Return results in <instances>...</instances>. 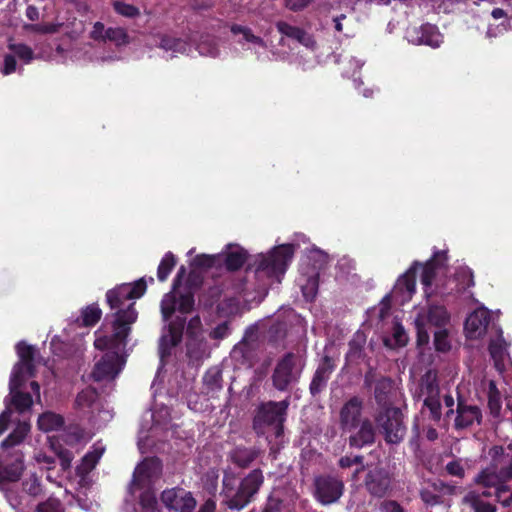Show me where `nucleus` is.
<instances>
[{
	"instance_id": "a19ab883",
	"label": "nucleus",
	"mask_w": 512,
	"mask_h": 512,
	"mask_svg": "<svg viewBox=\"0 0 512 512\" xmlns=\"http://www.w3.org/2000/svg\"><path fill=\"white\" fill-rule=\"evenodd\" d=\"M408 340L407 334L397 321H393L392 323V333L391 335L384 336L383 342L385 346L389 348H397L406 345Z\"/></svg>"
},
{
	"instance_id": "393cba45",
	"label": "nucleus",
	"mask_w": 512,
	"mask_h": 512,
	"mask_svg": "<svg viewBox=\"0 0 512 512\" xmlns=\"http://www.w3.org/2000/svg\"><path fill=\"white\" fill-rule=\"evenodd\" d=\"M390 475L383 468H374L367 473L365 486L376 497L384 496L390 488Z\"/></svg>"
},
{
	"instance_id": "052dcab7",
	"label": "nucleus",
	"mask_w": 512,
	"mask_h": 512,
	"mask_svg": "<svg viewBox=\"0 0 512 512\" xmlns=\"http://www.w3.org/2000/svg\"><path fill=\"white\" fill-rule=\"evenodd\" d=\"M308 257L315 260V263L313 264L314 270L321 268V266L327 262L328 258L325 252L317 248L311 249Z\"/></svg>"
},
{
	"instance_id": "5701e85b",
	"label": "nucleus",
	"mask_w": 512,
	"mask_h": 512,
	"mask_svg": "<svg viewBox=\"0 0 512 512\" xmlns=\"http://www.w3.org/2000/svg\"><path fill=\"white\" fill-rule=\"evenodd\" d=\"M362 401L353 397L347 401L340 411V424L344 431H352L361 421Z\"/></svg>"
},
{
	"instance_id": "5fc2aeb1",
	"label": "nucleus",
	"mask_w": 512,
	"mask_h": 512,
	"mask_svg": "<svg viewBox=\"0 0 512 512\" xmlns=\"http://www.w3.org/2000/svg\"><path fill=\"white\" fill-rule=\"evenodd\" d=\"M65 444L73 448L84 440V433L78 427L70 428L63 436Z\"/></svg>"
},
{
	"instance_id": "680f3d73",
	"label": "nucleus",
	"mask_w": 512,
	"mask_h": 512,
	"mask_svg": "<svg viewBox=\"0 0 512 512\" xmlns=\"http://www.w3.org/2000/svg\"><path fill=\"white\" fill-rule=\"evenodd\" d=\"M23 488L30 495H38L41 491L39 480L35 475H31L25 480Z\"/></svg>"
},
{
	"instance_id": "0eeeda50",
	"label": "nucleus",
	"mask_w": 512,
	"mask_h": 512,
	"mask_svg": "<svg viewBox=\"0 0 512 512\" xmlns=\"http://www.w3.org/2000/svg\"><path fill=\"white\" fill-rule=\"evenodd\" d=\"M450 315L442 305L428 304L418 309L414 323L417 330V342L419 345H426L429 342V326L438 329L446 327L449 323Z\"/></svg>"
},
{
	"instance_id": "c9c22d12",
	"label": "nucleus",
	"mask_w": 512,
	"mask_h": 512,
	"mask_svg": "<svg viewBox=\"0 0 512 512\" xmlns=\"http://www.w3.org/2000/svg\"><path fill=\"white\" fill-rule=\"evenodd\" d=\"M233 41L236 46H240L242 50L251 49L256 44V37L252 30L246 26L233 25L231 27Z\"/></svg>"
},
{
	"instance_id": "423d86ee",
	"label": "nucleus",
	"mask_w": 512,
	"mask_h": 512,
	"mask_svg": "<svg viewBox=\"0 0 512 512\" xmlns=\"http://www.w3.org/2000/svg\"><path fill=\"white\" fill-rule=\"evenodd\" d=\"M247 260V252L237 244H227L218 254H200L191 262L194 271H209L212 276L240 269Z\"/></svg>"
},
{
	"instance_id": "cd10ccee",
	"label": "nucleus",
	"mask_w": 512,
	"mask_h": 512,
	"mask_svg": "<svg viewBox=\"0 0 512 512\" xmlns=\"http://www.w3.org/2000/svg\"><path fill=\"white\" fill-rule=\"evenodd\" d=\"M256 493V476L252 473L246 477L234 496L230 501V507L234 509H242Z\"/></svg>"
},
{
	"instance_id": "13d9d810",
	"label": "nucleus",
	"mask_w": 512,
	"mask_h": 512,
	"mask_svg": "<svg viewBox=\"0 0 512 512\" xmlns=\"http://www.w3.org/2000/svg\"><path fill=\"white\" fill-rule=\"evenodd\" d=\"M59 25L58 24H27L24 26V29L27 31L37 32V33H55L58 31Z\"/></svg>"
},
{
	"instance_id": "3c124183",
	"label": "nucleus",
	"mask_w": 512,
	"mask_h": 512,
	"mask_svg": "<svg viewBox=\"0 0 512 512\" xmlns=\"http://www.w3.org/2000/svg\"><path fill=\"white\" fill-rule=\"evenodd\" d=\"M231 459L239 467H247L254 459V452L247 448L237 447L231 453Z\"/></svg>"
},
{
	"instance_id": "4d7b16f0",
	"label": "nucleus",
	"mask_w": 512,
	"mask_h": 512,
	"mask_svg": "<svg viewBox=\"0 0 512 512\" xmlns=\"http://www.w3.org/2000/svg\"><path fill=\"white\" fill-rule=\"evenodd\" d=\"M493 495L502 506L510 507L512 505V488L509 486L498 487Z\"/></svg>"
},
{
	"instance_id": "473e14b6",
	"label": "nucleus",
	"mask_w": 512,
	"mask_h": 512,
	"mask_svg": "<svg viewBox=\"0 0 512 512\" xmlns=\"http://www.w3.org/2000/svg\"><path fill=\"white\" fill-rule=\"evenodd\" d=\"M446 486L440 481L426 482L420 491L421 499L428 505H436L441 502Z\"/></svg>"
},
{
	"instance_id": "4468645a",
	"label": "nucleus",
	"mask_w": 512,
	"mask_h": 512,
	"mask_svg": "<svg viewBox=\"0 0 512 512\" xmlns=\"http://www.w3.org/2000/svg\"><path fill=\"white\" fill-rule=\"evenodd\" d=\"M504 481H506V479L503 476L501 466L494 458H492L491 465L483 469L475 477V483L483 489L480 493L485 497L493 496V493L496 492L498 487L505 485L503 483Z\"/></svg>"
},
{
	"instance_id": "2f4dec72",
	"label": "nucleus",
	"mask_w": 512,
	"mask_h": 512,
	"mask_svg": "<svg viewBox=\"0 0 512 512\" xmlns=\"http://www.w3.org/2000/svg\"><path fill=\"white\" fill-rule=\"evenodd\" d=\"M375 440V430L372 423L365 419L360 423L359 430L349 437V444L352 447L361 448L372 444Z\"/></svg>"
},
{
	"instance_id": "c756f323",
	"label": "nucleus",
	"mask_w": 512,
	"mask_h": 512,
	"mask_svg": "<svg viewBox=\"0 0 512 512\" xmlns=\"http://www.w3.org/2000/svg\"><path fill=\"white\" fill-rule=\"evenodd\" d=\"M202 393L214 398L222 390V372L218 367H211L203 376Z\"/></svg>"
},
{
	"instance_id": "aec40b11",
	"label": "nucleus",
	"mask_w": 512,
	"mask_h": 512,
	"mask_svg": "<svg viewBox=\"0 0 512 512\" xmlns=\"http://www.w3.org/2000/svg\"><path fill=\"white\" fill-rule=\"evenodd\" d=\"M184 322V318L178 317L175 322L169 324L167 330L162 334L159 343L161 360L168 356L171 353V349L181 341Z\"/></svg>"
},
{
	"instance_id": "37998d69",
	"label": "nucleus",
	"mask_w": 512,
	"mask_h": 512,
	"mask_svg": "<svg viewBox=\"0 0 512 512\" xmlns=\"http://www.w3.org/2000/svg\"><path fill=\"white\" fill-rule=\"evenodd\" d=\"M430 396H439V386L437 383V377L436 374L431 371L427 372L423 376L419 391V397L422 399Z\"/></svg>"
},
{
	"instance_id": "ea45409f",
	"label": "nucleus",
	"mask_w": 512,
	"mask_h": 512,
	"mask_svg": "<svg viewBox=\"0 0 512 512\" xmlns=\"http://www.w3.org/2000/svg\"><path fill=\"white\" fill-rule=\"evenodd\" d=\"M491 16L496 20L503 18L504 21L497 26L489 25L486 31V36L488 38L498 37L499 35L504 34L510 29L507 11H505L502 8H493L491 11Z\"/></svg>"
},
{
	"instance_id": "49530a36",
	"label": "nucleus",
	"mask_w": 512,
	"mask_h": 512,
	"mask_svg": "<svg viewBox=\"0 0 512 512\" xmlns=\"http://www.w3.org/2000/svg\"><path fill=\"white\" fill-rule=\"evenodd\" d=\"M30 430L28 422H18L13 432L4 440L7 441V448L16 449L15 446L20 444Z\"/></svg>"
},
{
	"instance_id": "4be33fe9",
	"label": "nucleus",
	"mask_w": 512,
	"mask_h": 512,
	"mask_svg": "<svg viewBox=\"0 0 512 512\" xmlns=\"http://www.w3.org/2000/svg\"><path fill=\"white\" fill-rule=\"evenodd\" d=\"M489 320L490 314L485 308H479L472 312L466 319L464 327L467 338H481L486 332Z\"/></svg>"
},
{
	"instance_id": "8fccbe9b",
	"label": "nucleus",
	"mask_w": 512,
	"mask_h": 512,
	"mask_svg": "<svg viewBox=\"0 0 512 512\" xmlns=\"http://www.w3.org/2000/svg\"><path fill=\"white\" fill-rule=\"evenodd\" d=\"M176 265V258L172 252H167L162 258L158 269H157V277L158 280L164 282L167 280L170 272Z\"/></svg>"
},
{
	"instance_id": "e2e57ef3",
	"label": "nucleus",
	"mask_w": 512,
	"mask_h": 512,
	"mask_svg": "<svg viewBox=\"0 0 512 512\" xmlns=\"http://www.w3.org/2000/svg\"><path fill=\"white\" fill-rule=\"evenodd\" d=\"M391 387V381L388 378H381L376 385L375 388V398L378 402L384 400V395L388 389Z\"/></svg>"
},
{
	"instance_id": "e433bc0d",
	"label": "nucleus",
	"mask_w": 512,
	"mask_h": 512,
	"mask_svg": "<svg viewBox=\"0 0 512 512\" xmlns=\"http://www.w3.org/2000/svg\"><path fill=\"white\" fill-rule=\"evenodd\" d=\"M483 495L479 491L471 490L463 497V504L468 506L474 512H495V506L483 500Z\"/></svg>"
},
{
	"instance_id": "a18cd8bd",
	"label": "nucleus",
	"mask_w": 512,
	"mask_h": 512,
	"mask_svg": "<svg viewBox=\"0 0 512 512\" xmlns=\"http://www.w3.org/2000/svg\"><path fill=\"white\" fill-rule=\"evenodd\" d=\"M488 408L494 417H498L502 408L501 394L494 381L488 382Z\"/></svg>"
},
{
	"instance_id": "79ce46f5",
	"label": "nucleus",
	"mask_w": 512,
	"mask_h": 512,
	"mask_svg": "<svg viewBox=\"0 0 512 512\" xmlns=\"http://www.w3.org/2000/svg\"><path fill=\"white\" fill-rule=\"evenodd\" d=\"M63 424V417L53 412H45L38 418V427L44 432L58 430L63 426Z\"/></svg>"
},
{
	"instance_id": "bf43d9fd",
	"label": "nucleus",
	"mask_w": 512,
	"mask_h": 512,
	"mask_svg": "<svg viewBox=\"0 0 512 512\" xmlns=\"http://www.w3.org/2000/svg\"><path fill=\"white\" fill-rule=\"evenodd\" d=\"M38 512H63L61 503L58 499L49 498L46 502L37 507Z\"/></svg>"
},
{
	"instance_id": "c03bdc74",
	"label": "nucleus",
	"mask_w": 512,
	"mask_h": 512,
	"mask_svg": "<svg viewBox=\"0 0 512 512\" xmlns=\"http://www.w3.org/2000/svg\"><path fill=\"white\" fill-rule=\"evenodd\" d=\"M507 348H508V344L506 343V341L503 338L502 330L499 329L496 339L491 340L490 345H489V351H490L491 357L494 359L496 364L505 359V357L507 355Z\"/></svg>"
},
{
	"instance_id": "4c0bfd02",
	"label": "nucleus",
	"mask_w": 512,
	"mask_h": 512,
	"mask_svg": "<svg viewBox=\"0 0 512 512\" xmlns=\"http://www.w3.org/2000/svg\"><path fill=\"white\" fill-rule=\"evenodd\" d=\"M332 371L333 366L326 359L325 362L321 364L315 371L313 379L310 383L311 394L316 395L323 390Z\"/></svg>"
},
{
	"instance_id": "7ed1b4c3",
	"label": "nucleus",
	"mask_w": 512,
	"mask_h": 512,
	"mask_svg": "<svg viewBox=\"0 0 512 512\" xmlns=\"http://www.w3.org/2000/svg\"><path fill=\"white\" fill-rule=\"evenodd\" d=\"M294 252V244H282L266 254H258V299L260 292H263V298L269 288L281 282Z\"/></svg>"
},
{
	"instance_id": "69168bd1",
	"label": "nucleus",
	"mask_w": 512,
	"mask_h": 512,
	"mask_svg": "<svg viewBox=\"0 0 512 512\" xmlns=\"http://www.w3.org/2000/svg\"><path fill=\"white\" fill-rule=\"evenodd\" d=\"M57 454L61 461L62 469L67 470L70 467L71 462L74 458L73 452L69 449H59L57 451Z\"/></svg>"
},
{
	"instance_id": "20e7f679",
	"label": "nucleus",
	"mask_w": 512,
	"mask_h": 512,
	"mask_svg": "<svg viewBox=\"0 0 512 512\" xmlns=\"http://www.w3.org/2000/svg\"><path fill=\"white\" fill-rule=\"evenodd\" d=\"M161 473L162 464L157 458L145 459L134 470L129 492L131 495L139 492V504L142 512H160L153 485Z\"/></svg>"
},
{
	"instance_id": "f3484780",
	"label": "nucleus",
	"mask_w": 512,
	"mask_h": 512,
	"mask_svg": "<svg viewBox=\"0 0 512 512\" xmlns=\"http://www.w3.org/2000/svg\"><path fill=\"white\" fill-rule=\"evenodd\" d=\"M9 52L4 55L1 72L3 75H10L17 70L16 58L23 64H29L34 59L33 50L23 43L8 42Z\"/></svg>"
},
{
	"instance_id": "09e8293b",
	"label": "nucleus",
	"mask_w": 512,
	"mask_h": 512,
	"mask_svg": "<svg viewBox=\"0 0 512 512\" xmlns=\"http://www.w3.org/2000/svg\"><path fill=\"white\" fill-rule=\"evenodd\" d=\"M298 281L305 299L307 301L313 300L318 290L317 273L313 272L307 279L300 278Z\"/></svg>"
},
{
	"instance_id": "a211bd4d",
	"label": "nucleus",
	"mask_w": 512,
	"mask_h": 512,
	"mask_svg": "<svg viewBox=\"0 0 512 512\" xmlns=\"http://www.w3.org/2000/svg\"><path fill=\"white\" fill-rule=\"evenodd\" d=\"M406 37L409 42L416 45H427L438 48L443 42V36L435 25L424 24L407 30Z\"/></svg>"
},
{
	"instance_id": "6e6d98bb",
	"label": "nucleus",
	"mask_w": 512,
	"mask_h": 512,
	"mask_svg": "<svg viewBox=\"0 0 512 512\" xmlns=\"http://www.w3.org/2000/svg\"><path fill=\"white\" fill-rule=\"evenodd\" d=\"M113 7L118 14L124 17L134 18L140 14V11L137 7L125 2L116 1L114 2Z\"/></svg>"
},
{
	"instance_id": "f8f14e48",
	"label": "nucleus",
	"mask_w": 512,
	"mask_h": 512,
	"mask_svg": "<svg viewBox=\"0 0 512 512\" xmlns=\"http://www.w3.org/2000/svg\"><path fill=\"white\" fill-rule=\"evenodd\" d=\"M376 422L388 443L398 444L403 440L406 427L403 424V415L399 408H386L379 414Z\"/></svg>"
},
{
	"instance_id": "0e129e2a",
	"label": "nucleus",
	"mask_w": 512,
	"mask_h": 512,
	"mask_svg": "<svg viewBox=\"0 0 512 512\" xmlns=\"http://www.w3.org/2000/svg\"><path fill=\"white\" fill-rule=\"evenodd\" d=\"M390 311V296L386 295L383 300L380 302L378 308H375L373 312L378 313V318L380 321H383L389 314Z\"/></svg>"
},
{
	"instance_id": "de8ad7c7",
	"label": "nucleus",
	"mask_w": 512,
	"mask_h": 512,
	"mask_svg": "<svg viewBox=\"0 0 512 512\" xmlns=\"http://www.w3.org/2000/svg\"><path fill=\"white\" fill-rule=\"evenodd\" d=\"M101 314V309L97 305L92 304L82 309L81 316L77 319V322L86 327L93 326L99 321Z\"/></svg>"
},
{
	"instance_id": "dca6fc26",
	"label": "nucleus",
	"mask_w": 512,
	"mask_h": 512,
	"mask_svg": "<svg viewBox=\"0 0 512 512\" xmlns=\"http://www.w3.org/2000/svg\"><path fill=\"white\" fill-rule=\"evenodd\" d=\"M89 36L94 41L112 42L116 47L126 46L130 43V36L127 30L120 26L105 27L102 22H95Z\"/></svg>"
},
{
	"instance_id": "f257e3e1",
	"label": "nucleus",
	"mask_w": 512,
	"mask_h": 512,
	"mask_svg": "<svg viewBox=\"0 0 512 512\" xmlns=\"http://www.w3.org/2000/svg\"><path fill=\"white\" fill-rule=\"evenodd\" d=\"M19 361L14 365L9 381V395L5 397V410L0 414V435L8 428V423L12 414L11 406L23 413L32 407L33 399L29 393L20 391L24 382L35 376L34 365L38 362L36 359V350L33 346L25 342H19L16 346Z\"/></svg>"
},
{
	"instance_id": "c85d7f7f",
	"label": "nucleus",
	"mask_w": 512,
	"mask_h": 512,
	"mask_svg": "<svg viewBox=\"0 0 512 512\" xmlns=\"http://www.w3.org/2000/svg\"><path fill=\"white\" fill-rule=\"evenodd\" d=\"M481 410L474 405H467L462 402L457 406V417L455 419V427L458 429L466 428L474 423H480Z\"/></svg>"
},
{
	"instance_id": "603ef678",
	"label": "nucleus",
	"mask_w": 512,
	"mask_h": 512,
	"mask_svg": "<svg viewBox=\"0 0 512 512\" xmlns=\"http://www.w3.org/2000/svg\"><path fill=\"white\" fill-rule=\"evenodd\" d=\"M434 346L439 352H447L451 348V342L448 337L446 327L437 329L434 333Z\"/></svg>"
},
{
	"instance_id": "774afa93",
	"label": "nucleus",
	"mask_w": 512,
	"mask_h": 512,
	"mask_svg": "<svg viewBox=\"0 0 512 512\" xmlns=\"http://www.w3.org/2000/svg\"><path fill=\"white\" fill-rule=\"evenodd\" d=\"M381 512H403L401 506L395 501H384L380 505Z\"/></svg>"
},
{
	"instance_id": "2eb2a0df",
	"label": "nucleus",
	"mask_w": 512,
	"mask_h": 512,
	"mask_svg": "<svg viewBox=\"0 0 512 512\" xmlns=\"http://www.w3.org/2000/svg\"><path fill=\"white\" fill-rule=\"evenodd\" d=\"M161 500L169 510L176 512H193L197 504L192 493L182 488H172L163 491Z\"/></svg>"
},
{
	"instance_id": "6ab92c4d",
	"label": "nucleus",
	"mask_w": 512,
	"mask_h": 512,
	"mask_svg": "<svg viewBox=\"0 0 512 512\" xmlns=\"http://www.w3.org/2000/svg\"><path fill=\"white\" fill-rule=\"evenodd\" d=\"M447 256L445 252H437L432 260L428 261L423 267L421 283L424 286V292L427 297L431 295L429 289L439 275L444 274Z\"/></svg>"
},
{
	"instance_id": "412c9836",
	"label": "nucleus",
	"mask_w": 512,
	"mask_h": 512,
	"mask_svg": "<svg viewBox=\"0 0 512 512\" xmlns=\"http://www.w3.org/2000/svg\"><path fill=\"white\" fill-rule=\"evenodd\" d=\"M75 408L84 415H87L91 420L94 418L96 411L108 414V411L100 409L98 393L96 389L92 387H87L77 394Z\"/></svg>"
},
{
	"instance_id": "bb28decb",
	"label": "nucleus",
	"mask_w": 512,
	"mask_h": 512,
	"mask_svg": "<svg viewBox=\"0 0 512 512\" xmlns=\"http://www.w3.org/2000/svg\"><path fill=\"white\" fill-rule=\"evenodd\" d=\"M413 269L414 267H412L409 271L398 278L391 292V295H389L400 304L408 302L412 298V295L415 293V278Z\"/></svg>"
},
{
	"instance_id": "a878e982",
	"label": "nucleus",
	"mask_w": 512,
	"mask_h": 512,
	"mask_svg": "<svg viewBox=\"0 0 512 512\" xmlns=\"http://www.w3.org/2000/svg\"><path fill=\"white\" fill-rule=\"evenodd\" d=\"M189 39L201 56L217 58L222 55L220 48L221 40L210 34L196 33L190 35Z\"/></svg>"
},
{
	"instance_id": "72a5a7b5",
	"label": "nucleus",
	"mask_w": 512,
	"mask_h": 512,
	"mask_svg": "<svg viewBox=\"0 0 512 512\" xmlns=\"http://www.w3.org/2000/svg\"><path fill=\"white\" fill-rule=\"evenodd\" d=\"M490 454L492 458L499 462L504 478L506 480L512 479V445H509L506 449L495 446L491 449Z\"/></svg>"
},
{
	"instance_id": "6e6552de",
	"label": "nucleus",
	"mask_w": 512,
	"mask_h": 512,
	"mask_svg": "<svg viewBox=\"0 0 512 512\" xmlns=\"http://www.w3.org/2000/svg\"><path fill=\"white\" fill-rule=\"evenodd\" d=\"M305 366V357L300 353H287L277 363L273 375V386L284 391L290 385L298 382L303 368Z\"/></svg>"
},
{
	"instance_id": "ddd939ff",
	"label": "nucleus",
	"mask_w": 512,
	"mask_h": 512,
	"mask_svg": "<svg viewBox=\"0 0 512 512\" xmlns=\"http://www.w3.org/2000/svg\"><path fill=\"white\" fill-rule=\"evenodd\" d=\"M316 499L323 505L335 503L343 494L342 480L334 476H319L314 482Z\"/></svg>"
},
{
	"instance_id": "1a4fd4ad",
	"label": "nucleus",
	"mask_w": 512,
	"mask_h": 512,
	"mask_svg": "<svg viewBox=\"0 0 512 512\" xmlns=\"http://www.w3.org/2000/svg\"><path fill=\"white\" fill-rule=\"evenodd\" d=\"M186 273V268L181 266L178 270V273L173 281V290L169 293H166L161 301V314L163 320L167 322L172 314L178 310L182 314L189 313L194 305V298L190 293L181 294L177 297L175 290L181 283L182 277Z\"/></svg>"
},
{
	"instance_id": "f704fd0d",
	"label": "nucleus",
	"mask_w": 512,
	"mask_h": 512,
	"mask_svg": "<svg viewBox=\"0 0 512 512\" xmlns=\"http://www.w3.org/2000/svg\"><path fill=\"white\" fill-rule=\"evenodd\" d=\"M105 451L104 446L101 443H96L93 446V450L88 452L81 461V464L77 466V473L84 478L97 464L99 459L102 457Z\"/></svg>"
},
{
	"instance_id": "9b49d317",
	"label": "nucleus",
	"mask_w": 512,
	"mask_h": 512,
	"mask_svg": "<svg viewBox=\"0 0 512 512\" xmlns=\"http://www.w3.org/2000/svg\"><path fill=\"white\" fill-rule=\"evenodd\" d=\"M146 45L151 48L158 47L166 53L169 58H174L178 55H187L191 51V40L189 36L182 38L169 32L150 33Z\"/></svg>"
},
{
	"instance_id": "7c9ffc66",
	"label": "nucleus",
	"mask_w": 512,
	"mask_h": 512,
	"mask_svg": "<svg viewBox=\"0 0 512 512\" xmlns=\"http://www.w3.org/2000/svg\"><path fill=\"white\" fill-rule=\"evenodd\" d=\"M278 31L283 35L292 40L297 41L306 48L313 49L315 47V41L313 37L298 27H294L285 22H279L277 24Z\"/></svg>"
},
{
	"instance_id": "b1692460",
	"label": "nucleus",
	"mask_w": 512,
	"mask_h": 512,
	"mask_svg": "<svg viewBox=\"0 0 512 512\" xmlns=\"http://www.w3.org/2000/svg\"><path fill=\"white\" fill-rule=\"evenodd\" d=\"M288 405L287 400L264 403L258 406V420L280 426L285 420Z\"/></svg>"
},
{
	"instance_id": "39448f33",
	"label": "nucleus",
	"mask_w": 512,
	"mask_h": 512,
	"mask_svg": "<svg viewBox=\"0 0 512 512\" xmlns=\"http://www.w3.org/2000/svg\"><path fill=\"white\" fill-rule=\"evenodd\" d=\"M94 345L99 350H106L102 359L95 364L91 377L95 381L113 380L123 369L125 358L121 354L124 350L127 338L123 339L121 345H113L114 334L98 330L95 333Z\"/></svg>"
},
{
	"instance_id": "58836bf2",
	"label": "nucleus",
	"mask_w": 512,
	"mask_h": 512,
	"mask_svg": "<svg viewBox=\"0 0 512 512\" xmlns=\"http://www.w3.org/2000/svg\"><path fill=\"white\" fill-rule=\"evenodd\" d=\"M187 355L192 361H202L209 356L208 346L203 337L193 336L187 342Z\"/></svg>"
},
{
	"instance_id": "338daca9",
	"label": "nucleus",
	"mask_w": 512,
	"mask_h": 512,
	"mask_svg": "<svg viewBox=\"0 0 512 512\" xmlns=\"http://www.w3.org/2000/svg\"><path fill=\"white\" fill-rule=\"evenodd\" d=\"M312 0H285V6L292 11H301L307 8Z\"/></svg>"
},
{
	"instance_id": "f03ea898",
	"label": "nucleus",
	"mask_w": 512,
	"mask_h": 512,
	"mask_svg": "<svg viewBox=\"0 0 512 512\" xmlns=\"http://www.w3.org/2000/svg\"><path fill=\"white\" fill-rule=\"evenodd\" d=\"M146 291L144 278L133 284L124 283L106 293V301L113 311L110 315L114 344L121 345L127 338L132 324L137 320V311L134 308V300L140 298Z\"/></svg>"
},
{
	"instance_id": "9d476101",
	"label": "nucleus",
	"mask_w": 512,
	"mask_h": 512,
	"mask_svg": "<svg viewBox=\"0 0 512 512\" xmlns=\"http://www.w3.org/2000/svg\"><path fill=\"white\" fill-rule=\"evenodd\" d=\"M0 487L7 482H16L24 471L23 453L19 449L7 448V441L1 442Z\"/></svg>"
},
{
	"instance_id": "864d4df0",
	"label": "nucleus",
	"mask_w": 512,
	"mask_h": 512,
	"mask_svg": "<svg viewBox=\"0 0 512 512\" xmlns=\"http://www.w3.org/2000/svg\"><path fill=\"white\" fill-rule=\"evenodd\" d=\"M423 404L429 409L432 419L435 421L441 418V403L439 396L423 398Z\"/></svg>"
}]
</instances>
